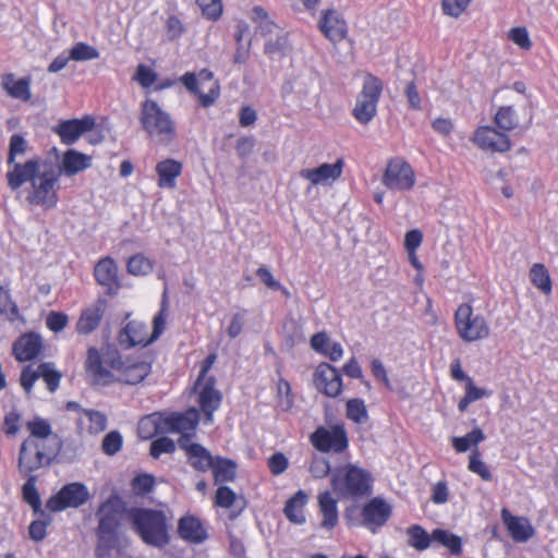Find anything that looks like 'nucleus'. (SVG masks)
Here are the masks:
<instances>
[{"instance_id":"1","label":"nucleus","mask_w":558,"mask_h":558,"mask_svg":"<svg viewBox=\"0 0 558 558\" xmlns=\"http://www.w3.org/2000/svg\"><path fill=\"white\" fill-rule=\"evenodd\" d=\"M125 501L118 494H111L102 501L97 511L98 526L96 529V556L105 558L119 545V527L123 515L128 518Z\"/></svg>"},{"instance_id":"2","label":"nucleus","mask_w":558,"mask_h":558,"mask_svg":"<svg viewBox=\"0 0 558 558\" xmlns=\"http://www.w3.org/2000/svg\"><path fill=\"white\" fill-rule=\"evenodd\" d=\"M131 529L149 546L163 548L170 543L168 519L163 511L131 507L128 510Z\"/></svg>"},{"instance_id":"3","label":"nucleus","mask_w":558,"mask_h":558,"mask_svg":"<svg viewBox=\"0 0 558 558\" xmlns=\"http://www.w3.org/2000/svg\"><path fill=\"white\" fill-rule=\"evenodd\" d=\"M372 474L356 465L347 464L331 472V487L339 498H359L371 494Z\"/></svg>"},{"instance_id":"4","label":"nucleus","mask_w":558,"mask_h":558,"mask_svg":"<svg viewBox=\"0 0 558 558\" xmlns=\"http://www.w3.org/2000/svg\"><path fill=\"white\" fill-rule=\"evenodd\" d=\"M198 424V412L191 409L184 413H172L159 422L153 416L144 417L140 421L138 427L141 433L147 432L145 437H150L154 433H179L180 437L187 436L192 438Z\"/></svg>"},{"instance_id":"5","label":"nucleus","mask_w":558,"mask_h":558,"mask_svg":"<svg viewBox=\"0 0 558 558\" xmlns=\"http://www.w3.org/2000/svg\"><path fill=\"white\" fill-rule=\"evenodd\" d=\"M140 121L143 130L149 136L157 137L162 144L171 143L177 135L170 114L153 99H146L142 104Z\"/></svg>"},{"instance_id":"6","label":"nucleus","mask_w":558,"mask_h":558,"mask_svg":"<svg viewBox=\"0 0 558 558\" xmlns=\"http://www.w3.org/2000/svg\"><path fill=\"white\" fill-rule=\"evenodd\" d=\"M59 452L57 446H46L35 442L34 438H26L21 445L17 458L21 475L28 476L41 468L49 466Z\"/></svg>"},{"instance_id":"7","label":"nucleus","mask_w":558,"mask_h":558,"mask_svg":"<svg viewBox=\"0 0 558 558\" xmlns=\"http://www.w3.org/2000/svg\"><path fill=\"white\" fill-rule=\"evenodd\" d=\"M383 89L384 83L379 77L371 73L364 76L362 89L352 110V116L357 122L366 125L374 119Z\"/></svg>"},{"instance_id":"8","label":"nucleus","mask_w":558,"mask_h":558,"mask_svg":"<svg viewBox=\"0 0 558 558\" xmlns=\"http://www.w3.org/2000/svg\"><path fill=\"white\" fill-rule=\"evenodd\" d=\"M454 327L458 336L465 342H474L489 336V326L482 315H474L469 303H462L454 313Z\"/></svg>"},{"instance_id":"9","label":"nucleus","mask_w":558,"mask_h":558,"mask_svg":"<svg viewBox=\"0 0 558 558\" xmlns=\"http://www.w3.org/2000/svg\"><path fill=\"white\" fill-rule=\"evenodd\" d=\"M59 178V173L52 168L40 171L32 183V191L27 195V201L46 209L53 208L58 203L57 184Z\"/></svg>"},{"instance_id":"10","label":"nucleus","mask_w":558,"mask_h":558,"mask_svg":"<svg viewBox=\"0 0 558 558\" xmlns=\"http://www.w3.org/2000/svg\"><path fill=\"white\" fill-rule=\"evenodd\" d=\"M90 498L88 488L80 482L64 485L56 495L51 496L46 508L52 512H59L66 508H78Z\"/></svg>"},{"instance_id":"11","label":"nucleus","mask_w":558,"mask_h":558,"mask_svg":"<svg viewBox=\"0 0 558 558\" xmlns=\"http://www.w3.org/2000/svg\"><path fill=\"white\" fill-rule=\"evenodd\" d=\"M312 445L320 452L341 453L348 448V436L342 424L330 428L319 426L310 437Z\"/></svg>"},{"instance_id":"12","label":"nucleus","mask_w":558,"mask_h":558,"mask_svg":"<svg viewBox=\"0 0 558 558\" xmlns=\"http://www.w3.org/2000/svg\"><path fill=\"white\" fill-rule=\"evenodd\" d=\"M383 183L393 191H408L415 183L414 171L404 160L392 159L387 165L383 175Z\"/></svg>"},{"instance_id":"13","label":"nucleus","mask_w":558,"mask_h":558,"mask_svg":"<svg viewBox=\"0 0 558 558\" xmlns=\"http://www.w3.org/2000/svg\"><path fill=\"white\" fill-rule=\"evenodd\" d=\"M112 357L102 359L99 351L90 347L87 350V359L85 361V371L90 380L95 386H108L116 381L117 375H114L107 366L110 367L109 362Z\"/></svg>"},{"instance_id":"14","label":"nucleus","mask_w":558,"mask_h":558,"mask_svg":"<svg viewBox=\"0 0 558 558\" xmlns=\"http://www.w3.org/2000/svg\"><path fill=\"white\" fill-rule=\"evenodd\" d=\"M472 142L482 150L490 153H506L511 148L509 136L500 130L483 125L473 134Z\"/></svg>"},{"instance_id":"15","label":"nucleus","mask_w":558,"mask_h":558,"mask_svg":"<svg viewBox=\"0 0 558 558\" xmlns=\"http://www.w3.org/2000/svg\"><path fill=\"white\" fill-rule=\"evenodd\" d=\"M109 364L110 368L118 373L116 381L125 385H137L151 372L150 363L144 361L123 362L120 356L112 357Z\"/></svg>"},{"instance_id":"16","label":"nucleus","mask_w":558,"mask_h":558,"mask_svg":"<svg viewBox=\"0 0 558 558\" xmlns=\"http://www.w3.org/2000/svg\"><path fill=\"white\" fill-rule=\"evenodd\" d=\"M315 388L327 397L337 398L342 392L340 372L329 363H320L314 373Z\"/></svg>"},{"instance_id":"17","label":"nucleus","mask_w":558,"mask_h":558,"mask_svg":"<svg viewBox=\"0 0 558 558\" xmlns=\"http://www.w3.org/2000/svg\"><path fill=\"white\" fill-rule=\"evenodd\" d=\"M392 514L391 506L380 497H374L362 509L363 525L373 533L387 523Z\"/></svg>"},{"instance_id":"18","label":"nucleus","mask_w":558,"mask_h":558,"mask_svg":"<svg viewBox=\"0 0 558 558\" xmlns=\"http://www.w3.org/2000/svg\"><path fill=\"white\" fill-rule=\"evenodd\" d=\"M44 349L43 338L34 331L21 335L12 345V354L19 362L37 359Z\"/></svg>"},{"instance_id":"19","label":"nucleus","mask_w":558,"mask_h":558,"mask_svg":"<svg viewBox=\"0 0 558 558\" xmlns=\"http://www.w3.org/2000/svg\"><path fill=\"white\" fill-rule=\"evenodd\" d=\"M95 125L93 117L85 116L82 119L63 120L53 128V132L59 135L61 142L65 145L74 144L84 133L90 131Z\"/></svg>"},{"instance_id":"20","label":"nucleus","mask_w":558,"mask_h":558,"mask_svg":"<svg viewBox=\"0 0 558 558\" xmlns=\"http://www.w3.org/2000/svg\"><path fill=\"white\" fill-rule=\"evenodd\" d=\"M178 446L185 451L189 464L196 471L206 472L213 466L216 457H213L204 446L190 442V437H180Z\"/></svg>"},{"instance_id":"21","label":"nucleus","mask_w":558,"mask_h":558,"mask_svg":"<svg viewBox=\"0 0 558 558\" xmlns=\"http://www.w3.org/2000/svg\"><path fill=\"white\" fill-rule=\"evenodd\" d=\"M343 159H338L335 163H323L317 168L302 169L299 174L301 178L310 181L313 185L330 184L340 178L343 170Z\"/></svg>"},{"instance_id":"22","label":"nucleus","mask_w":558,"mask_h":558,"mask_svg":"<svg viewBox=\"0 0 558 558\" xmlns=\"http://www.w3.org/2000/svg\"><path fill=\"white\" fill-rule=\"evenodd\" d=\"M318 28L324 36L332 43L343 40L348 33L345 21L335 9H327L323 11Z\"/></svg>"},{"instance_id":"23","label":"nucleus","mask_w":558,"mask_h":558,"mask_svg":"<svg viewBox=\"0 0 558 558\" xmlns=\"http://www.w3.org/2000/svg\"><path fill=\"white\" fill-rule=\"evenodd\" d=\"M107 307V301L98 298L81 313L76 323V331L81 335H88L95 331L99 327Z\"/></svg>"},{"instance_id":"24","label":"nucleus","mask_w":558,"mask_h":558,"mask_svg":"<svg viewBox=\"0 0 558 558\" xmlns=\"http://www.w3.org/2000/svg\"><path fill=\"white\" fill-rule=\"evenodd\" d=\"M39 167L38 159H29L25 163H12V169L7 173L8 185L14 191L26 182L32 184L40 172Z\"/></svg>"},{"instance_id":"25","label":"nucleus","mask_w":558,"mask_h":558,"mask_svg":"<svg viewBox=\"0 0 558 558\" xmlns=\"http://www.w3.org/2000/svg\"><path fill=\"white\" fill-rule=\"evenodd\" d=\"M94 276L96 281L107 289L109 295L117 294L120 289V282L118 279V267L112 258L106 257L100 259L94 268Z\"/></svg>"},{"instance_id":"26","label":"nucleus","mask_w":558,"mask_h":558,"mask_svg":"<svg viewBox=\"0 0 558 558\" xmlns=\"http://www.w3.org/2000/svg\"><path fill=\"white\" fill-rule=\"evenodd\" d=\"M501 519L514 542L524 543L535 533L534 527L527 518L515 517L506 508L501 510Z\"/></svg>"},{"instance_id":"27","label":"nucleus","mask_w":558,"mask_h":558,"mask_svg":"<svg viewBox=\"0 0 558 558\" xmlns=\"http://www.w3.org/2000/svg\"><path fill=\"white\" fill-rule=\"evenodd\" d=\"M118 342L124 349H130L135 345H147L150 342V337L147 338L146 325L132 320L129 322L119 332Z\"/></svg>"},{"instance_id":"28","label":"nucleus","mask_w":558,"mask_h":558,"mask_svg":"<svg viewBox=\"0 0 558 558\" xmlns=\"http://www.w3.org/2000/svg\"><path fill=\"white\" fill-rule=\"evenodd\" d=\"M92 156L83 154L76 149H68L62 157L59 170V177H73L92 167Z\"/></svg>"},{"instance_id":"29","label":"nucleus","mask_w":558,"mask_h":558,"mask_svg":"<svg viewBox=\"0 0 558 558\" xmlns=\"http://www.w3.org/2000/svg\"><path fill=\"white\" fill-rule=\"evenodd\" d=\"M215 377H208L204 384L198 385L201 386L198 403L208 421H211L213 413L219 408L222 398L220 391L215 388Z\"/></svg>"},{"instance_id":"30","label":"nucleus","mask_w":558,"mask_h":558,"mask_svg":"<svg viewBox=\"0 0 558 558\" xmlns=\"http://www.w3.org/2000/svg\"><path fill=\"white\" fill-rule=\"evenodd\" d=\"M179 536L193 544H201L207 538V532L201 520L194 515H184L178 523Z\"/></svg>"},{"instance_id":"31","label":"nucleus","mask_w":558,"mask_h":558,"mask_svg":"<svg viewBox=\"0 0 558 558\" xmlns=\"http://www.w3.org/2000/svg\"><path fill=\"white\" fill-rule=\"evenodd\" d=\"M27 429L31 435L27 438H34L35 442L48 446H57L61 450V441L59 437L52 434L51 426L48 421L36 417L27 422Z\"/></svg>"},{"instance_id":"32","label":"nucleus","mask_w":558,"mask_h":558,"mask_svg":"<svg viewBox=\"0 0 558 558\" xmlns=\"http://www.w3.org/2000/svg\"><path fill=\"white\" fill-rule=\"evenodd\" d=\"M182 163L178 160L168 158L156 165L158 174V186L161 189H174L177 186V178L182 173Z\"/></svg>"},{"instance_id":"33","label":"nucleus","mask_w":558,"mask_h":558,"mask_svg":"<svg viewBox=\"0 0 558 558\" xmlns=\"http://www.w3.org/2000/svg\"><path fill=\"white\" fill-rule=\"evenodd\" d=\"M319 512L323 517L320 526L325 530H332L338 524L337 500L331 493L326 490L318 495Z\"/></svg>"},{"instance_id":"34","label":"nucleus","mask_w":558,"mask_h":558,"mask_svg":"<svg viewBox=\"0 0 558 558\" xmlns=\"http://www.w3.org/2000/svg\"><path fill=\"white\" fill-rule=\"evenodd\" d=\"M1 85L3 89L15 99H20L22 101H28L31 99V78L23 77L20 80H15L14 74L8 73L2 75Z\"/></svg>"},{"instance_id":"35","label":"nucleus","mask_w":558,"mask_h":558,"mask_svg":"<svg viewBox=\"0 0 558 558\" xmlns=\"http://www.w3.org/2000/svg\"><path fill=\"white\" fill-rule=\"evenodd\" d=\"M307 495L303 490H299L286 502L283 512L286 517L295 524H303L305 522V515L303 508L307 502Z\"/></svg>"},{"instance_id":"36","label":"nucleus","mask_w":558,"mask_h":558,"mask_svg":"<svg viewBox=\"0 0 558 558\" xmlns=\"http://www.w3.org/2000/svg\"><path fill=\"white\" fill-rule=\"evenodd\" d=\"M236 463L227 458L216 457L210 470H213L216 484L232 482L236 476Z\"/></svg>"},{"instance_id":"37","label":"nucleus","mask_w":558,"mask_h":558,"mask_svg":"<svg viewBox=\"0 0 558 558\" xmlns=\"http://www.w3.org/2000/svg\"><path fill=\"white\" fill-rule=\"evenodd\" d=\"M494 122L498 130L507 134L519 126V117L512 106H500L494 116Z\"/></svg>"},{"instance_id":"38","label":"nucleus","mask_w":558,"mask_h":558,"mask_svg":"<svg viewBox=\"0 0 558 558\" xmlns=\"http://www.w3.org/2000/svg\"><path fill=\"white\" fill-rule=\"evenodd\" d=\"M180 80L189 92L198 95L199 102L203 107H209L213 105L219 95L218 87L210 88L207 94L201 93L198 90L197 78L192 72L185 73Z\"/></svg>"},{"instance_id":"39","label":"nucleus","mask_w":558,"mask_h":558,"mask_svg":"<svg viewBox=\"0 0 558 558\" xmlns=\"http://www.w3.org/2000/svg\"><path fill=\"white\" fill-rule=\"evenodd\" d=\"M432 543H436L446 547L453 556H457L462 551L461 538L450 531L435 529L432 532Z\"/></svg>"},{"instance_id":"40","label":"nucleus","mask_w":558,"mask_h":558,"mask_svg":"<svg viewBox=\"0 0 558 558\" xmlns=\"http://www.w3.org/2000/svg\"><path fill=\"white\" fill-rule=\"evenodd\" d=\"M408 544L418 551L427 549L432 544V534L418 524L411 525L407 530Z\"/></svg>"},{"instance_id":"41","label":"nucleus","mask_w":558,"mask_h":558,"mask_svg":"<svg viewBox=\"0 0 558 558\" xmlns=\"http://www.w3.org/2000/svg\"><path fill=\"white\" fill-rule=\"evenodd\" d=\"M532 283L544 294L551 292V280L548 270L543 264H534L530 270Z\"/></svg>"},{"instance_id":"42","label":"nucleus","mask_w":558,"mask_h":558,"mask_svg":"<svg viewBox=\"0 0 558 558\" xmlns=\"http://www.w3.org/2000/svg\"><path fill=\"white\" fill-rule=\"evenodd\" d=\"M485 439L483 430L478 427L474 428L463 437H452V446L457 452H465L472 446H476Z\"/></svg>"},{"instance_id":"43","label":"nucleus","mask_w":558,"mask_h":558,"mask_svg":"<svg viewBox=\"0 0 558 558\" xmlns=\"http://www.w3.org/2000/svg\"><path fill=\"white\" fill-rule=\"evenodd\" d=\"M27 477V481L22 487L23 498L35 512H43L40 496L36 488V476L28 475Z\"/></svg>"},{"instance_id":"44","label":"nucleus","mask_w":558,"mask_h":558,"mask_svg":"<svg viewBox=\"0 0 558 558\" xmlns=\"http://www.w3.org/2000/svg\"><path fill=\"white\" fill-rule=\"evenodd\" d=\"M43 378L50 392H54L60 385L61 373L54 368L51 362H44L39 364V378Z\"/></svg>"},{"instance_id":"45","label":"nucleus","mask_w":558,"mask_h":558,"mask_svg":"<svg viewBox=\"0 0 558 558\" xmlns=\"http://www.w3.org/2000/svg\"><path fill=\"white\" fill-rule=\"evenodd\" d=\"M481 453L477 448H474L469 457V470L478 476L483 481L489 482L493 480V474L484 461L481 460Z\"/></svg>"},{"instance_id":"46","label":"nucleus","mask_w":558,"mask_h":558,"mask_svg":"<svg viewBox=\"0 0 558 558\" xmlns=\"http://www.w3.org/2000/svg\"><path fill=\"white\" fill-rule=\"evenodd\" d=\"M84 416L88 421V433L89 434H99L104 432L107 427V416L100 411L96 410H83Z\"/></svg>"},{"instance_id":"47","label":"nucleus","mask_w":558,"mask_h":558,"mask_svg":"<svg viewBox=\"0 0 558 558\" xmlns=\"http://www.w3.org/2000/svg\"><path fill=\"white\" fill-rule=\"evenodd\" d=\"M347 416L355 423H364L368 418L365 403L362 399H350L347 402Z\"/></svg>"},{"instance_id":"48","label":"nucleus","mask_w":558,"mask_h":558,"mask_svg":"<svg viewBox=\"0 0 558 558\" xmlns=\"http://www.w3.org/2000/svg\"><path fill=\"white\" fill-rule=\"evenodd\" d=\"M153 270V263L142 254L132 256L128 262V271L134 276H145Z\"/></svg>"},{"instance_id":"49","label":"nucleus","mask_w":558,"mask_h":558,"mask_svg":"<svg viewBox=\"0 0 558 558\" xmlns=\"http://www.w3.org/2000/svg\"><path fill=\"white\" fill-rule=\"evenodd\" d=\"M70 57L75 61L94 60L99 58V51L85 43H77L70 50Z\"/></svg>"},{"instance_id":"50","label":"nucleus","mask_w":558,"mask_h":558,"mask_svg":"<svg viewBox=\"0 0 558 558\" xmlns=\"http://www.w3.org/2000/svg\"><path fill=\"white\" fill-rule=\"evenodd\" d=\"M202 15L209 21H217L222 14L221 0H196Z\"/></svg>"},{"instance_id":"51","label":"nucleus","mask_w":558,"mask_h":558,"mask_svg":"<svg viewBox=\"0 0 558 558\" xmlns=\"http://www.w3.org/2000/svg\"><path fill=\"white\" fill-rule=\"evenodd\" d=\"M247 311L242 308L231 316L230 323L226 329L230 339H235L241 335L246 324Z\"/></svg>"},{"instance_id":"52","label":"nucleus","mask_w":558,"mask_h":558,"mask_svg":"<svg viewBox=\"0 0 558 558\" xmlns=\"http://www.w3.org/2000/svg\"><path fill=\"white\" fill-rule=\"evenodd\" d=\"M175 442L168 437H160L150 444L149 453L154 459H158L162 453H173Z\"/></svg>"},{"instance_id":"53","label":"nucleus","mask_w":558,"mask_h":558,"mask_svg":"<svg viewBox=\"0 0 558 558\" xmlns=\"http://www.w3.org/2000/svg\"><path fill=\"white\" fill-rule=\"evenodd\" d=\"M0 314L4 315L10 322H14L16 319L24 320L11 295L0 296Z\"/></svg>"},{"instance_id":"54","label":"nucleus","mask_w":558,"mask_h":558,"mask_svg":"<svg viewBox=\"0 0 558 558\" xmlns=\"http://www.w3.org/2000/svg\"><path fill=\"white\" fill-rule=\"evenodd\" d=\"M122 442H123V439H122L121 434L117 430H112V432L108 433L102 439V444H101L102 451L108 456H113L118 451H120V449L122 447Z\"/></svg>"},{"instance_id":"55","label":"nucleus","mask_w":558,"mask_h":558,"mask_svg":"<svg viewBox=\"0 0 558 558\" xmlns=\"http://www.w3.org/2000/svg\"><path fill=\"white\" fill-rule=\"evenodd\" d=\"M310 472L314 478H324L328 474L331 475L329 461L320 456H314L310 464Z\"/></svg>"},{"instance_id":"56","label":"nucleus","mask_w":558,"mask_h":558,"mask_svg":"<svg viewBox=\"0 0 558 558\" xmlns=\"http://www.w3.org/2000/svg\"><path fill=\"white\" fill-rule=\"evenodd\" d=\"M27 142L21 134H13L10 138L8 163L15 162L17 155H23L26 151Z\"/></svg>"},{"instance_id":"57","label":"nucleus","mask_w":558,"mask_h":558,"mask_svg":"<svg viewBox=\"0 0 558 558\" xmlns=\"http://www.w3.org/2000/svg\"><path fill=\"white\" fill-rule=\"evenodd\" d=\"M215 502L221 508H231L236 502V495L230 487L220 486L216 492Z\"/></svg>"},{"instance_id":"58","label":"nucleus","mask_w":558,"mask_h":558,"mask_svg":"<svg viewBox=\"0 0 558 558\" xmlns=\"http://www.w3.org/2000/svg\"><path fill=\"white\" fill-rule=\"evenodd\" d=\"M472 0H442L441 7L446 15L458 17Z\"/></svg>"},{"instance_id":"59","label":"nucleus","mask_w":558,"mask_h":558,"mask_svg":"<svg viewBox=\"0 0 558 558\" xmlns=\"http://www.w3.org/2000/svg\"><path fill=\"white\" fill-rule=\"evenodd\" d=\"M134 78L138 82L142 87H150L157 80V73L154 72L149 66L140 64L136 68Z\"/></svg>"},{"instance_id":"60","label":"nucleus","mask_w":558,"mask_h":558,"mask_svg":"<svg viewBox=\"0 0 558 558\" xmlns=\"http://www.w3.org/2000/svg\"><path fill=\"white\" fill-rule=\"evenodd\" d=\"M39 378V365L37 368H33L32 365H27L23 368L20 377V383L23 389L29 393L33 389L35 381Z\"/></svg>"},{"instance_id":"61","label":"nucleus","mask_w":558,"mask_h":558,"mask_svg":"<svg viewBox=\"0 0 558 558\" xmlns=\"http://www.w3.org/2000/svg\"><path fill=\"white\" fill-rule=\"evenodd\" d=\"M154 485L155 478L149 474L137 475L132 481L133 490L140 495L149 493L154 488Z\"/></svg>"},{"instance_id":"62","label":"nucleus","mask_w":558,"mask_h":558,"mask_svg":"<svg viewBox=\"0 0 558 558\" xmlns=\"http://www.w3.org/2000/svg\"><path fill=\"white\" fill-rule=\"evenodd\" d=\"M68 323V315L61 312H50L46 318L47 327L53 332H59L63 330L66 327Z\"/></svg>"},{"instance_id":"63","label":"nucleus","mask_w":558,"mask_h":558,"mask_svg":"<svg viewBox=\"0 0 558 558\" xmlns=\"http://www.w3.org/2000/svg\"><path fill=\"white\" fill-rule=\"evenodd\" d=\"M289 465L287 457L281 452H276L268 459V468L274 475L282 474Z\"/></svg>"},{"instance_id":"64","label":"nucleus","mask_w":558,"mask_h":558,"mask_svg":"<svg viewBox=\"0 0 558 558\" xmlns=\"http://www.w3.org/2000/svg\"><path fill=\"white\" fill-rule=\"evenodd\" d=\"M509 38L522 49H530L532 43L525 27H514L509 33Z\"/></svg>"}]
</instances>
